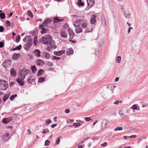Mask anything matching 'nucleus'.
I'll list each match as a JSON object with an SVG mask.
<instances>
[{
	"instance_id": "f257e3e1",
	"label": "nucleus",
	"mask_w": 148,
	"mask_h": 148,
	"mask_svg": "<svg viewBox=\"0 0 148 148\" xmlns=\"http://www.w3.org/2000/svg\"><path fill=\"white\" fill-rule=\"evenodd\" d=\"M52 38L50 36L48 35L46 37H42L40 40V42L45 45L49 44Z\"/></svg>"
},
{
	"instance_id": "f03ea898",
	"label": "nucleus",
	"mask_w": 148,
	"mask_h": 148,
	"mask_svg": "<svg viewBox=\"0 0 148 148\" xmlns=\"http://www.w3.org/2000/svg\"><path fill=\"white\" fill-rule=\"evenodd\" d=\"M31 72L29 69H23L20 71V77L22 80H24L26 76Z\"/></svg>"
},
{
	"instance_id": "7ed1b4c3",
	"label": "nucleus",
	"mask_w": 148,
	"mask_h": 148,
	"mask_svg": "<svg viewBox=\"0 0 148 148\" xmlns=\"http://www.w3.org/2000/svg\"><path fill=\"white\" fill-rule=\"evenodd\" d=\"M8 86L7 82L3 80L0 79V89L3 91L5 90Z\"/></svg>"
},
{
	"instance_id": "20e7f679",
	"label": "nucleus",
	"mask_w": 148,
	"mask_h": 148,
	"mask_svg": "<svg viewBox=\"0 0 148 148\" xmlns=\"http://www.w3.org/2000/svg\"><path fill=\"white\" fill-rule=\"evenodd\" d=\"M55 43V42L54 41L52 40H51L49 44L50 45V46H48L46 49V50L49 51H51L52 49H56L57 48V46Z\"/></svg>"
},
{
	"instance_id": "39448f33",
	"label": "nucleus",
	"mask_w": 148,
	"mask_h": 148,
	"mask_svg": "<svg viewBox=\"0 0 148 148\" xmlns=\"http://www.w3.org/2000/svg\"><path fill=\"white\" fill-rule=\"evenodd\" d=\"M12 60L10 59H7L5 60L3 63V67L6 69L7 67L10 66L12 64Z\"/></svg>"
},
{
	"instance_id": "423d86ee",
	"label": "nucleus",
	"mask_w": 148,
	"mask_h": 148,
	"mask_svg": "<svg viewBox=\"0 0 148 148\" xmlns=\"http://www.w3.org/2000/svg\"><path fill=\"white\" fill-rule=\"evenodd\" d=\"M52 21V20L48 18H46L45 20L43 21L42 24L41 25H43V26L46 25L47 26L49 23H51Z\"/></svg>"
},
{
	"instance_id": "0eeeda50",
	"label": "nucleus",
	"mask_w": 148,
	"mask_h": 148,
	"mask_svg": "<svg viewBox=\"0 0 148 148\" xmlns=\"http://www.w3.org/2000/svg\"><path fill=\"white\" fill-rule=\"evenodd\" d=\"M39 28L40 29L42 30V31L40 32L42 34L47 33L48 31V29H45L43 25H40L39 26Z\"/></svg>"
},
{
	"instance_id": "6e6552de",
	"label": "nucleus",
	"mask_w": 148,
	"mask_h": 148,
	"mask_svg": "<svg viewBox=\"0 0 148 148\" xmlns=\"http://www.w3.org/2000/svg\"><path fill=\"white\" fill-rule=\"evenodd\" d=\"M87 3V5L89 8L88 9L86 8V9L87 10L89 9V8H91L92 6H93L95 3V0H89L90 2L91 3V4H90L88 1V0H86Z\"/></svg>"
},
{
	"instance_id": "1a4fd4ad",
	"label": "nucleus",
	"mask_w": 148,
	"mask_h": 148,
	"mask_svg": "<svg viewBox=\"0 0 148 148\" xmlns=\"http://www.w3.org/2000/svg\"><path fill=\"white\" fill-rule=\"evenodd\" d=\"M68 32L69 33L70 39H73L74 36L75 34L74 32L71 29H70L69 28L68 29Z\"/></svg>"
},
{
	"instance_id": "9d476101",
	"label": "nucleus",
	"mask_w": 148,
	"mask_h": 148,
	"mask_svg": "<svg viewBox=\"0 0 148 148\" xmlns=\"http://www.w3.org/2000/svg\"><path fill=\"white\" fill-rule=\"evenodd\" d=\"M65 52V50H62L58 51H54L53 53L56 56H60L62 54H64Z\"/></svg>"
},
{
	"instance_id": "9b49d317",
	"label": "nucleus",
	"mask_w": 148,
	"mask_h": 148,
	"mask_svg": "<svg viewBox=\"0 0 148 148\" xmlns=\"http://www.w3.org/2000/svg\"><path fill=\"white\" fill-rule=\"evenodd\" d=\"M12 120V118L11 117L4 118L2 119V121L4 124H7Z\"/></svg>"
},
{
	"instance_id": "f8f14e48",
	"label": "nucleus",
	"mask_w": 148,
	"mask_h": 148,
	"mask_svg": "<svg viewBox=\"0 0 148 148\" xmlns=\"http://www.w3.org/2000/svg\"><path fill=\"white\" fill-rule=\"evenodd\" d=\"M36 64L37 66H43L45 64V62L42 60L38 59L36 60Z\"/></svg>"
},
{
	"instance_id": "ddd939ff",
	"label": "nucleus",
	"mask_w": 148,
	"mask_h": 148,
	"mask_svg": "<svg viewBox=\"0 0 148 148\" xmlns=\"http://www.w3.org/2000/svg\"><path fill=\"white\" fill-rule=\"evenodd\" d=\"M32 45L29 42H27L24 46V47L25 50L27 51H28L29 49L31 47Z\"/></svg>"
},
{
	"instance_id": "4468645a",
	"label": "nucleus",
	"mask_w": 148,
	"mask_h": 148,
	"mask_svg": "<svg viewBox=\"0 0 148 148\" xmlns=\"http://www.w3.org/2000/svg\"><path fill=\"white\" fill-rule=\"evenodd\" d=\"M33 53L36 57L39 58L40 56V51L39 49L35 50L33 51Z\"/></svg>"
},
{
	"instance_id": "2eb2a0df",
	"label": "nucleus",
	"mask_w": 148,
	"mask_h": 148,
	"mask_svg": "<svg viewBox=\"0 0 148 148\" xmlns=\"http://www.w3.org/2000/svg\"><path fill=\"white\" fill-rule=\"evenodd\" d=\"M23 80H22L20 78H18L16 80V82L20 86H22L24 84V82L23 81Z\"/></svg>"
},
{
	"instance_id": "dca6fc26",
	"label": "nucleus",
	"mask_w": 148,
	"mask_h": 148,
	"mask_svg": "<svg viewBox=\"0 0 148 148\" xmlns=\"http://www.w3.org/2000/svg\"><path fill=\"white\" fill-rule=\"evenodd\" d=\"M10 74L12 76L15 77L16 75V71L13 69H12L10 71Z\"/></svg>"
},
{
	"instance_id": "f3484780",
	"label": "nucleus",
	"mask_w": 148,
	"mask_h": 148,
	"mask_svg": "<svg viewBox=\"0 0 148 148\" xmlns=\"http://www.w3.org/2000/svg\"><path fill=\"white\" fill-rule=\"evenodd\" d=\"M30 34L33 36H37L38 34V29L36 28L30 32Z\"/></svg>"
},
{
	"instance_id": "a211bd4d",
	"label": "nucleus",
	"mask_w": 148,
	"mask_h": 148,
	"mask_svg": "<svg viewBox=\"0 0 148 148\" xmlns=\"http://www.w3.org/2000/svg\"><path fill=\"white\" fill-rule=\"evenodd\" d=\"M73 53V51L71 48H70L66 51V54L68 55L72 54Z\"/></svg>"
},
{
	"instance_id": "6ab92c4d",
	"label": "nucleus",
	"mask_w": 148,
	"mask_h": 148,
	"mask_svg": "<svg viewBox=\"0 0 148 148\" xmlns=\"http://www.w3.org/2000/svg\"><path fill=\"white\" fill-rule=\"evenodd\" d=\"M43 54L45 58L47 59L48 60L50 58V55L49 53H48L46 52H45L43 53Z\"/></svg>"
},
{
	"instance_id": "aec40b11",
	"label": "nucleus",
	"mask_w": 148,
	"mask_h": 148,
	"mask_svg": "<svg viewBox=\"0 0 148 148\" xmlns=\"http://www.w3.org/2000/svg\"><path fill=\"white\" fill-rule=\"evenodd\" d=\"M64 20V19H60L57 17H55L53 18V21L54 23H57L58 22L62 21Z\"/></svg>"
},
{
	"instance_id": "412c9836",
	"label": "nucleus",
	"mask_w": 148,
	"mask_h": 148,
	"mask_svg": "<svg viewBox=\"0 0 148 148\" xmlns=\"http://www.w3.org/2000/svg\"><path fill=\"white\" fill-rule=\"evenodd\" d=\"M77 4L79 7H83L84 5V3L81 0H78L77 1Z\"/></svg>"
},
{
	"instance_id": "4be33fe9",
	"label": "nucleus",
	"mask_w": 148,
	"mask_h": 148,
	"mask_svg": "<svg viewBox=\"0 0 148 148\" xmlns=\"http://www.w3.org/2000/svg\"><path fill=\"white\" fill-rule=\"evenodd\" d=\"M60 36L62 37L66 38L67 36V35L64 31H61L60 33Z\"/></svg>"
},
{
	"instance_id": "5701e85b",
	"label": "nucleus",
	"mask_w": 148,
	"mask_h": 148,
	"mask_svg": "<svg viewBox=\"0 0 148 148\" xmlns=\"http://www.w3.org/2000/svg\"><path fill=\"white\" fill-rule=\"evenodd\" d=\"M44 71L43 69H39L37 72V75L38 76H39L40 75H42L43 73H44Z\"/></svg>"
},
{
	"instance_id": "b1692460",
	"label": "nucleus",
	"mask_w": 148,
	"mask_h": 148,
	"mask_svg": "<svg viewBox=\"0 0 148 148\" xmlns=\"http://www.w3.org/2000/svg\"><path fill=\"white\" fill-rule=\"evenodd\" d=\"M108 123V121L106 119H103L101 123V125H103V124H104V127L105 128L106 127V125Z\"/></svg>"
},
{
	"instance_id": "393cba45",
	"label": "nucleus",
	"mask_w": 148,
	"mask_h": 148,
	"mask_svg": "<svg viewBox=\"0 0 148 148\" xmlns=\"http://www.w3.org/2000/svg\"><path fill=\"white\" fill-rule=\"evenodd\" d=\"M75 32L77 34H78L82 32V29L81 27L76 28L75 29Z\"/></svg>"
},
{
	"instance_id": "a878e982",
	"label": "nucleus",
	"mask_w": 148,
	"mask_h": 148,
	"mask_svg": "<svg viewBox=\"0 0 148 148\" xmlns=\"http://www.w3.org/2000/svg\"><path fill=\"white\" fill-rule=\"evenodd\" d=\"M31 70L33 73H35L37 71V70L35 65L32 66L31 67Z\"/></svg>"
},
{
	"instance_id": "bb28decb",
	"label": "nucleus",
	"mask_w": 148,
	"mask_h": 148,
	"mask_svg": "<svg viewBox=\"0 0 148 148\" xmlns=\"http://www.w3.org/2000/svg\"><path fill=\"white\" fill-rule=\"evenodd\" d=\"M38 36H35L34 40V45L36 46L37 45Z\"/></svg>"
},
{
	"instance_id": "cd10ccee",
	"label": "nucleus",
	"mask_w": 148,
	"mask_h": 148,
	"mask_svg": "<svg viewBox=\"0 0 148 148\" xmlns=\"http://www.w3.org/2000/svg\"><path fill=\"white\" fill-rule=\"evenodd\" d=\"M45 78L44 77H40L38 79V82L39 83H42L45 81Z\"/></svg>"
},
{
	"instance_id": "c85d7f7f",
	"label": "nucleus",
	"mask_w": 148,
	"mask_h": 148,
	"mask_svg": "<svg viewBox=\"0 0 148 148\" xmlns=\"http://www.w3.org/2000/svg\"><path fill=\"white\" fill-rule=\"evenodd\" d=\"M123 14L124 17L126 18H128L131 15L130 13L129 12L127 13L126 14L125 11H124V13Z\"/></svg>"
},
{
	"instance_id": "c756f323",
	"label": "nucleus",
	"mask_w": 148,
	"mask_h": 148,
	"mask_svg": "<svg viewBox=\"0 0 148 148\" xmlns=\"http://www.w3.org/2000/svg\"><path fill=\"white\" fill-rule=\"evenodd\" d=\"M62 138V136H60L58 138H57L55 143V145H57L59 143L60 141V139L61 138Z\"/></svg>"
},
{
	"instance_id": "7c9ffc66",
	"label": "nucleus",
	"mask_w": 148,
	"mask_h": 148,
	"mask_svg": "<svg viewBox=\"0 0 148 148\" xmlns=\"http://www.w3.org/2000/svg\"><path fill=\"white\" fill-rule=\"evenodd\" d=\"M10 95L8 94L5 95L3 98V101H5L9 98Z\"/></svg>"
},
{
	"instance_id": "2f4dec72",
	"label": "nucleus",
	"mask_w": 148,
	"mask_h": 148,
	"mask_svg": "<svg viewBox=\"0 0 148 148\" xmlns=\"http://www.w3.org/2000/svg\"><path fill=\"white\" fill-rule=\"evenodd\" d=\"M9 136V134L8 132L6 133L3 136V137H5L6 138H5V141H8L9 138H8V137Z\"/></svg>"
},
{
	"instance_id": "473e14b6",
	"label": "nucleus",
	"mask_w": 148,
	"mask_h": 148,
	"mask_svg": "<svg viewBox=\"0 0 148 148\" xmlns=\"http://www.w3.org/2000/svg\"><path fill=\"white\" fill-rule=\"evenodd\" d=\"M18 55L19 56L20 54L19 53H14L12 56V59H13V60H15L17 58Z\"/></svg>"
},
{
	"instance_id": "72a5a7b5",
	"label": "nucleus",
	"mask_w": 148,
	"mask_h": 148,
	"mask_svg": "<svg viewBox=\"0 0 148 148\" xmlns=\"http://www.w3.org/2000/svg\"><path fill=\"white\" fill-rule=\"evenodd\" d=\"M110 87V88H111V90L112 91V93H113V90L114 89V88L116 87V86H113L112 85H109L108 86V88H109Z\"/></svg>"
},
{
	"instance_id": "f704fd0d",
	"label": "nucleus",
	"mask_w": 148,
	"mask_h": 148,
	"mask_svg": "<svg viewBox=\"0 0 148 148\" xmlns=\"http://www.w3.org/2000/svg\"><path fill=\"white\" fill-rule=\"evenodd\" d=\"M5 15L4 13L2 12L0 13V17L2 19H4L5 18Z\"/></svg>"
},
{
	"instance_id": "c9c22d12",
	"label": "nucleus",
	"mask_w": 148,
	"mask_h": 148,
	"mask_svg": "<svg viewBox=\"0 0 148 148\" xmlns=\"http://www.w3.org/2000/svg\"><path fill=\"white\" fill-rule=\"evenodd\" d=\"M16 97H17V95L16 94H15L14 95H12L10 97V99L11 101H12L14 98Z\"/></svg>"
},
{
	"instance_id": "e433bc0d",
	"label": "nucleus",
	"mask_w": 148,
	"mask_h": 148,
	"mask_svg": "<svg viewBox=\"0 0 148 148\" xmlns=\"http://www.w3.org/2000/svg\"><path fill=\"white\" fill-rule=\"evenodd\" d=\"M47 64L51 66H53V64L52 62L50 61H47Z\"/></svg>"
},
{
	"instance_id": "4c0bfd02",
	"label": "nucleus",
	"mask_w": 148,
	"mask_h": 148,
	"mask_svg": "<svg viewBox=\"0 0 148 148\" xmlns=\"http://www.w3.org/2000/svg\"><path fill=\"white\" fill-rule=\"evenodd\" d=\"M121 57L120 56L117 57L116 59V62L118 63H119L121 62Z\"/></svg>"
},
{
	"instance_id": "58836bf2",
	"label": "nucleus",
	"mask_w": 148,
	"mask_h": 148,
	"mask_svg": "<svg viewBox=\"0 0 148 148\" xmlns=\"http://www.w3.org/2000/svg\"><path fill=\"white\" fill-rule=\"evenodd\" d=\"M119 6H120V8L122 10V11L123 13H124V12L125 11L124 9V6L121 5H119Z\"/></svg>"
},
{
	"instance_id": "ea45409f",
	"label": "nucleus",
	"mask_w": 148,
	"mask_h": 148,
	"mask_svg": "<svg viewBox=\"0 0 148 148\" xmlns=\"http://www.w3.org/2000/svg\"><path fill=\"white\" fill-rule=\"evenodd\" d=\"M35 79H33L31 80V79H30V77L27 80V82L29 83V84H31L33 82H34L35 81Z\"/></svg>"
},
{
	"instance_id": "a19ab883",
	"label": "nucleus",
	"mask_w": 148,
	"mask_h": 148,
	"mask_svg": "<svg viewBox=\"0 0 148 148\" xmlns=\"http://www.w3.org/2000/svg\"><path fill=\"white\" fill-rule=\"evenodd\" d=\"M51 122V120L48 119L47 120L45 121V124L46 126L48 125Z\"/></svg>"
},
{
	"instance_id": "79ce46f5",
	"label": "nucleus",
	"mask_w": 148,
	"mask_h": 148,
	"mask_svg": "<svg viewBox=\"0 0 148 148\" xmlns=\"http://www.w3.org/2000/svg\"><path fill=\"white\" fill-rule=\"evenodd\" d=\"M21 37L19 35H18L16 38V42H18L20 40Z\"/></svg>"
},
{
	"instance_id": "37998d69",
	"label": "nucleus",
	"mask_w": 148,
	"mask_h": 148,
	"mask_svg": "<svg viewBox=\"0 0 148 148\" xmlns=\"http://www.w3.org/2000/svg\"><path fill=\"white\" fill-rule=\"evenodd\" d=\"M83 20L82 19H80L77 20L75 22V23H76L78 24L80 23H82L83 22Z\"/></svg>"
},
{
	"instance_id": "c03bdc74",
	"label": "nucleus",
	"mask_w": 148,
	"mask_h": 148,
	"mask_svg": "<svg viewBox=\"0 0 148 148\" xmlns=\"http://www.w3.org/2000/svg\"><path fill=\"white\" fill-rule=\"evenodd\" d=\"M119 114L121 115V116L122 117H125V116L122 113V111L121 110H119Z\"/></svg>"
},
{
	"instance_id": "a18cd8bd",
	"label": "nucleus",
	"mask_w": 148,
	"mask_h": 148,
	"mask_svg": "<svg viewBox=\"0 0 148 148\" xmlns=\"http://www.w3.org/2000/svg\"><path fill=\"white\" fill-rule=\"evenodd\" d=\"M123 129V128L122 127H117L115 128L114 130V131H116L117 130L121 131Z\"/></svg>"
},
{
	"instance_id": "49530a36",
	"label": "nucleus",
	"mask_w": 148,
	"mask_h": 148,
	"mask_svg": "<svg viewBox=\"0 0 148 148\" xmlns=\"http://www.w3.org/2000/svg\"><path fill=\"white\" fill-rule=\"evenodd\" d=\"M49 130L48 129H44L42 131V133L46 134L49 132Z\"/></svg>"
},
{
	"instance_id": "de8ad7c7",
	"label": "nucleus",
	"mask_w": 148,
	"mask_h": 148,
	"mask_svg": "<svg viewBox=\"0 0 148 148\" xmlns=\"http://www.w3.org/2000/svg\"><path fill=\"white\" fill-rule=\"evenodd\" d=\"M53 60H60L61 59L60 58L58 57H57L56 56H53Z\"/></svg>"
},
{
	"instance_id": "09e8293b",
	"label": "nucleus",
	"mask_w": 148,
	"mask_h": 148,
	"mask_svg": "<svg viewBox=\"0 0 148 148\" xmlns=\"http://www.w3.org/2000/svg\"><path fill=\"white\" fill-rule=\"evenodd\" d=\"M27 14L30 17H32L33 16V14L32 12L30 11L27 12Z\"/></svg>"
},
{
	"instance_id": "8fccbe9b",
	"label": "nucleus",
	"mask_w": 148,
	"mask_h": 148,
	"mask_svg": "<svg viewBox=\"0 0 148 148\" xmlns=\"http://www.w3.org/2000/svg\"><path fill=\"white\" fill-rule=\"evenodd\" d=\"M50 143V141L48 140H47L45 141V145L46 146H48L49 145Z\"/></svg>"
},
{
	"instance_id": "3c124183",
	"label": "nucleus",
	"mask_w": 148,
	"mask_h": 148,
	"mask_svg": "<svg viewBox=\"0 0 148 148\" xmlns=\"http://www.w3.org/2000/svg\"><path fill=\"white\" fill-rule=\"evenodd\" d=\"M96 22V20H94V19L91 18L90 23L91 24H94Z\"/></svg>"
},
{
	"instance_id": "603ef678",
	"label": "nucleus",
	"mask_w": 148,
	"mask_h": 148,
	"mask_svg": "<svg viewBox=\"0 0 148 148\" xmlns=\"http://www.w3.org/2000/svg\"><path fill=\"white\" fill-rule=\"evenodd\" d=\"M82 27L83 28H86L87 27V25L85 23H84L82 25Z\"/></svg>"
},
{
	"instance_id": "864d4df0",
	"label": "nucleus",
	"mask_w": 148,
	"mask_h": 148,
	"mask_svg": "<svg viewBox=\"0 0 148 148\" xmlns=\"http://www.w3.org/2000/svg\"><path fill=\"white\" fill-rule=\"evenodd\" d=\"M103 25H105L106 24L105 19L104 18L102 19L101 21Z\"/></svg>"
},
{
	"instance_id": "5fc2aeb1",
	"label": "nucleus",
	"mask_w": 148,
	"mask_h": 148,
	"mask_svg": "<svg viewBox=\"0 0 148 148\" xmlns=\"http://www.w3.org/2000/svg\"><path fill=\"white\" fill-rule=\"evenodd\" d=\"M137 108V106L135 105H133L131 107V109L134 110L136 109Z\"/></svg>"
},
{
	"instance_id": "6e6d98bb",
	"label": "nucleus",
	"mask_w": 148,
	"mask_h": 148,
	"mask_svg": "<svg viewBox=\"0 0 148 148\" xmlns=\"http://www.w3.org/2000/svg\"><path fill=\"white\" fill-rule=\"evenodd\" d=\"M6 24L9 27L11 26V23L9 21H5Z\"/></svg>"
},
{
	"instance_id": "4d7b16f0",
	"label": "nucleus",
	"mask_w": 148,
	"mask_h": 148,
	"mask_svg": "<svg viewBox=\"0 0 148 148\" xmlns=\"http://www.w3.org/2000/svg\"><path fill=\"white\" fill-rule=\"evenodd\" d=\"M4 27L2 26H0V32H3L4 30Z\"/></svg>"
},
{
	"instance_id": "13d9d810",
	"label": "nucleus",
	"mask_w": 148,
	"mask_h": 148,
	"mask_svg": "<svg viewBox=\"0 0 148 148\" xmlns=\"http://www.w3.org/2000/svg\"><path fill=\"white\" fill-rule=\"evenodd\" d=\"M16 47L17 50H20L22 46L21 45H20L18 46H17Z\"/></svg>"
},
{
	"instance_id": "bf43d9fd",
	"label": "nucleus",
	"mask_w": 148,
	"mask_h": 148,
	"mask_svg": "<svg viewBox=\"0 0 148 148\" xmlns=\"http://www.w3.org/2000/svg\"><path fill=\"white\" fill-rule=\"evenodd\" d=\"M84 118L86 121H89L92 119L90 118L89 117H84Z\"/></svg>"
},
{
	"instance_id": "052dcab7",
	"label": "nucleus",
	"mask_w": 148,
	"mask_h": 148,
	"mask_svg": "<svg viewBox=\"0 0 148 148\" xmlns=\"http://www.w3.org/2000/svg\"><path fill=\"white\" fill-rule=\"evenodd\" d=\"M33 41V39L32 38H30L28 40V42H29V43H31V44L32 45Z\"/></svg>"
},
{
	"instance_id": "680f3d73",
	"label": "nucleus",
	"mask_w": 148,
	"mask_h": 148,
	"mask_svg": "<svg viewBox=\"0 0 148 148\" xmlns=\"http://www.w3.org/2000/svg\"><path fill=\"white\" fill-rule=\"evenodd\" d=\"M4 44L3 42H0V48H2L3 47Z\"/></svg>"
},
{
	"instance_id": "e2e57ef3",
	"label": "nucleus",
	"mask_w": 148,
	"mask_h": 148,
	"mask_svg": "<svg viewBox=\"0 0 148 148\" xmlns=\"http://www.w3.org/2000/svg\"><path fill=\"white\" fill-rule=\"evenodd\" d=\"M107 145V142H104L101 144V146L103 147H106Z\"/></svg>"
},
{
	"instance_id": "0e129e2a",
	"label": "nucleus",
	"mask_w": 148,
	"mask_h": 148,
	"mask_svg": "<svg viewBox=\"0 0 148 148\" xmlns=\"http://www.w3.org/2000/svg\"><path fill=\"white\" fill-rule=\"evenodd\" d=\"M29 38L28 36H26L23 39V40L24 42H26L27 41V39H26V38Z\"/></svg>"
},
{
	"instance_id": "69168bd1",
	"label": "nucleus",
	"mask_w": 148,
	"mask_h": 148,
	"mask_svg": "<svg viewBox=\"0 0 148 148\" xmlns=\"http://www.w3.org/2000/svg\"><path fill=\"white\" fill-rule=\"evenodd\" d=\"M136 135H132V136H129L128 137V138H136Z\"/></svg>"
},
{
	"instance_id": "338daca9",
	"label": "nucleus",
	"mask_w": 148,
	"mask_h": 148,
	"mask_svg": "<svg viewBox=\"0 0 148 148\" xmlns=\"http://www.w3.org/2000/svg\"><path fill=\"white\" fill-rule=\"evenodd\" d=\"M70 110L68 109H66L65 110V112L66 113H68L70 112Z\"/></svg>"
},
{
	"instance_id": "774afa93",
	"label": "nucleus",
	"mask_w": 148,
	"mask_h": 148,
	"mask_svg": "<svg viewBox=\"0 0 148 148\" xmlns=\"http://www.w3.org/2000/svg\"><path fill=\"white\" fill-rule=\"evenodd\" d=\"M57 125V124H53L51 125V127L52 128H54Z\"/></svg>"
}]
</instances>
